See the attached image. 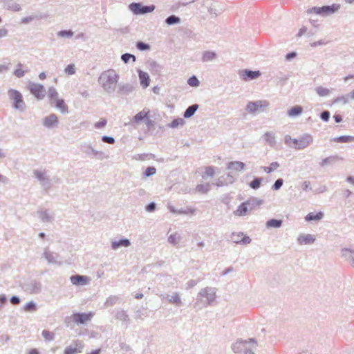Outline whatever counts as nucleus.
Listing matches in <instances>:
<instances>
[{"label":"nucleus","instance_id":"nucleus-1","mask_svg":"<svg viewBox=\"0 0 354 354\" xmlns=\"http://www.w3.org/2000/svg\"><path fill=\"white\" fill-rule=\"evenodd\" d=\"M119 75L114 70H108L101 73L98 82L104 91L108 94H112L115 90Z\"/></svg>","mask_w":354,"mask_h":354},{"label":"nucleus","instance_id":"nucleus-2","mask_svg":"<svg viewBox=\"0 0 354 354\" xmlns=\"http://www.w3.org/2000/svg\"><path fill=\"white\" fill-rule=\"evenodd\" d=\"M257 346V341L254 338L245 340L240 339L232 344V350L236 354H254V350Z\"/></svg>","mask_w":354,"mask_h":354},{"label":"nucleus","instance_id":"nucleus-3","mask_svg":"<svg viewBox=\"0 0 354 354\" xmlns=\"http://www.w3.org/2000/svg\"><path fill=\"white\" fill-rule=\"evenodd\" d=\"M216 297V289L212 287L202 288L197 295L194 306L203 304V307L212 306Z\"/></svg>","mask_w":354,"mask_h":354},{"label":"nucleus","instance_id":"nucleus-4","mask_svg":"<svg viewBox=\"0 0 354 354\" xmlns=\"http://www.w3.org/2000/svg\"><path fill=\"white\" fill-rule=\"evenodd\" d=\"M9 99L12 100V106L15 109L24 112L26 105L24 101L22 94L17 90L10 88L8 91Z\"/></svg>","mask_w":354,"mask_h":354},{"label":"nucleus","instance_id":"nucleus-5","mask_svg":"<svg viewBox=\"0 0 354 354\" xmlns=\"http://www.w3.org/2000/svg\"><path fill=\"white\" fill-rule=\"evenodd\" d=\"M93 316V313H75L71 316H67L65 318V323L67 326H71V323H76L77 324H84L90 321Z\"/></svg>","mask_w":354,"mask_h":354},{"label":"nucleus","instance_id":"nucleus-6","mask_svg":"<svg viewBox=\"0 0 354 354\" xmlns=\"http://www.w3.org/2000/svg\"><path fill=\"white\" fill-rule=\"evenodd\" d=\"M340 8V5L333 3L330 6H324L322 7H312L308 10V13H315L323 17L328 16L337 12Z\"/></svg>","mask_w":354,"mask_h":354},{"label":"nucleus","instance_id":"nucleus-7","mask_svg":"<svg viewBox=\"0 0 354 354\" xmlns=\"http://www.w3.org/2000/svg\"><path fill=\"white\" fill-rule=\"evenodd\" d=\"M80 150L85 153L88 157H94L99 160L107 159L108 155H106L103 151H98L93 148V147L86 143L82 144L79 147Z\"/></svg>","mask_w":354,"mask_h":354},{"label":"nucleus","instance_id":"nucleus-8","mask_svg":"<svg viewBox=\"0 0 354 354\" xmlns=\"http://www.w3.org/2000/svg\"><path fill=\"white\" fill-rule=\"evenodd\" d=\"M23 290L28 294L37 295L41 292V282L37 279H30L22 285Z\"/></svg>","mask_w":354,"mask_h":354},{"label":"nucleus","instance_id":"nucleus-9","mask_svg":"<svg viewBox=\"0 0 354 354\" xmlns=\"http://www.w3.org/2000/svg\"><path fill=\"white\" fill-rule=\"evenodd\" d=\"M129 8L135 15H144L153 12L156 6L154 5L144 6L140 3L133 2L129 5Z\"/></svg>","mask_w":354,"mask_h":354},{"label":"nucleus","instance_id":"nucleus-10","mask_svg":"<svg viewBox=\"0 0 354 354\" xmlns=\"http://www.w3.org/2000/svg\"><path fill=\"white\" fill-rule=\"evenodd\" d=\"M28 89L37 100H42L45 97L46 90L42 84L30 82Z\"/></svg>","mask_w":354,"mask_h":354},{"label":"nucleus","instance_id":"nucleus-11","mask_svg":"<svg viewBox=\"0 0 354 354\" xmlns=\"http://www.w3.org/2000/svg\"><path fill=\"white\" fill-rule=\"evenodd\" d=\"M232 241L236 244L247 245L251 243L252 239L243 232H233L231 236Z\"/></svg>","mask_w":354,"mask_h":354},{"label":"nucleus","instance_id":"nucleus-12","mask_svg":"<svg viewBox=\"0 0 354 354\" xmlns=\"http://www.w3.org/2000/svg\"><path fill=\"white\" fill-rule=\"evenodd\" d=\"M239 74L241 77L242 80L245 81L257 79L261 75L259 71H251L248 69L240 71Z\"/></svg>","mask_w":354,"mask_h":354},{"label":"nucleus","instance_id":"nucleus-13","mask_svg":"<svg viewBox=\"0 0 354 354\" xmlns=\"http://www.w3.org/2000/svg\"><path fill=\"white\" fill-rule=\"evenodd\" d=\"M268 106L267 101L257 100L255 102H250L247 104L246 109L250 113H255L262 107H266Z\"/></svg>","mask_w":354,"mask_h":354},{"label":"nucleus","instance_id":"nucleus-14","mask_svg":"<svg viewBox=\"0 0 354 354\" xmlns=\"http://www.w3.org/2000/svg\"><path fill=\"white\" fill-rule=\"evenodd\" d=\"M297 146L295 147L296 149L301 150L308 147L313 141V137L310 134H305L298 139Z\"/></svg>","mask_w":354,"mask_h":354},{"label":"nucleus","instance_id":"nucleus-15","mask_svg":"<svg viewBox=\"0 0 354 354\" xmlns=\"http://www.w3.org/2000/svg\"><path fill=\"white\" fill-rule=\"evenodd\" d=\"M73 344L75 346L70 345L69 346L66 347L64 350V354H77L82 352L83 344L81 341L75 340L73 342Z\"/></svg>","mask_w":354,"mask_h":354},{"label":"nucleus","instance_id":"nucleus-16","mask_svg":"<svg viewBox=\"0 0 354 354\" xmlns=\"http://www.w3.org/2000/svg\"><path fill=\"white\" fill-rule=\"evenodd\" d=\"M58 123V118L55 113H51L43 119V125L48 129L55 127Z\"/></svg>","mask_w":354,"mask_h":354},{"label":"nucleus","instance_id":"nucleus-17","mask_svg":"<svg viewBox=\"0 0 354 354\" xmlns=\"http://www.w3.org/2000/svg\"><path fill=\"white\" fill-rule=\"evenodd\" d=\"M34 175L35 178H37V180H39L44 186L46 187L47 188L50 187V179L48 176H46L44 171L35 170Z\"/></svg>","mask_w":354,"mask_h":354},{"label":"nucleus","instance_id":"nucleus-18","mask_svg":"<svg viewBox=\"0 0 354 354\" xmlns=\"http://www.w3.org/2000/svg\"><path fill=\"white\" fill-rule=\"evenodd\" d=\"M43 256L49 263H57V260L59 257L58 253L50 251L48 248L44 249Z\"/></svg>","mask_w":354,"mask_h":354},{"label":"nucleus","instance_id":"nucleus-19","mask_svg":"<svg viewBox=\"0 0 354 354\" xmlns=\"http://www.w3.org/2000/svg\"><path fill=\"white\" fill-rule=\"evenodd\" d=\"M115 317L117 319H119L122 322H123L125 324L126 328L129 326L131 322V319L127 313L124 310H119L116 312L115 315Z\"/></svg>","mask_w":354,"mask_h":354},{"label":"nucleus","instance_id":"nucleus-20","mask_svg":"<svg viewBox=\"0 0 354 354\" xmlns=\"http://www.w3.org/2000/svg\"><path fill=\"white\" fill-rule=\"evenodd\" d=\"M168 208L169 211L172 213H175L177 214H194L196 212V209L192 207H187L185 209L181 208L179 209H176L174 207L171 205H169Z\"/></svg>","mask_w":354,"mask_h":354},{"label":"nucleus","instance_id":"nucleus-21","mask_svg":"<svg viewBox=\"0 0 354 354\" xmlns=\"http://www.w3.org/2000/svg\"><path fill=\"white\" fill-rule=\"evenodd\" d=\"M71 281L73 285H85L88 282V277L84 275L75 274L71 277Z\"/></svg>","mask_w":354,"mask_h":354},{"label":"nucleus","instance_id":"nucleus-22","mask_svg":"<svg viewBox=\"0 0 354 354\" xmlns=\"http://www.w3.org/2000/svg\"><path fill=\"white\" fill-rule=\"evenodd\" d=\"M138 77L140 80V85L144 88H147L149 86L150 78L147 73L144 72L141 70L138 71Z\"/></svg>","mask_w":354,"mask_h":354},{"label":"nucleus","instance_id":"nucleus-23","mask_svg":"<svg viewBox=\"0 0 354 354\" xmlns=\"http://www.w3.org/2000/svg\"><path fill=\"white\" fill-rule=\"evenodd\" d=\"M315 239L312 234H300L297 237V241L299 244L303 245H307V244H312L315 242Z\"/></svg>","mask_w":354,"mask_h":354},{"label":"nucleus","instance_id":"nucleus-24","mask_svg":"<svg viewBox=\"0 0 354 354\" xmlns=\"http://www.w3.org/2000/svg\"><path fill=\"white\" fill-rule=\"evenodd\" d=\"M354 251L348 248H343L342 250V256L352 266H354Z\"/></svg>","mask_w":354,"mask_h":354},{"label":"nucleus","instance_id":"nucleus-25","mask_svg":"<svg viewBox=\"0 0 354 354\" xmlns=\"http://www.w3.org/2000/svg\"><path fill=\"white\" fill-rule=\"evenodd\" d=\"M130 245L131 241L128 239H121L119 241L111 242V248L115 250L120 247H129Z\"/></svg>","mask_w":354,"mask_h":354},{"label":"nucleus","instance_id":"nucleus-26","mask_svg":"<svg viewBox=\"0 0 354 354\" xmlns=\"http://www.w3.org/2000/svg\"><path fill=\"white\" fill-rule=\"evenodd\" d=\"M246 203H249L247 205L248 209L249 212H251L256 208L259 207L262 204V201L259 200L257 198H250L248 201H245Z\"/></svg>","mask_w":354,"mask_h":354},{"label":"nucleus","instance_id":"nucleus-27","mask_svg":"<svg viewBox=\"0 0 354 354\" xmlns=\"http://www.w3.org/2000/svg\"><path fill=\"white\" fill-rule=\"evenodd\" d=\"M245 165L241 161H232L229 162L227 165V169H234L236 171H241L245 169Z\"/></svg>","mask_w":354,"mask_h":354},{"label":"nucleus","instance_id":"nucleus-28","mask_svg":"<svg viewBox=\"0 0 354 354\" xmlns=\"http://www.w3.org/2000/svg\"><path fill=\"white\" fill-rule=\"evenodd\" d=\"M263 138L265 142H267L270 147H273L276 145L277 142L273 132H266L263 134Z\"/></svg>","mask_w":354,"mask_h":354},{"label":"nucleus","instance_id":"nucleus-29","mask_svg":"<svg viewBox=\"0 0 354 354\" xmlns=\"http://www.w3.org/2000/svg\"><path fill=\"white\" fill-rule=\"evenodd\" d=\"M249 203H246V202L241 203L237 207V209L234 211V214L239 216H243L247 214L249 212L247 205Z\"/></svg>","mask_w":354,"mask_h":354},{"label":"nucleus","instance_id":"nucleus-30","mask_svg":"<svg viewBox=\"0 0 354 354\" xmlns=\"http://www.w3.org/2000/svg\"><path fill=\"white\" fill-rule=\"evenodd\" d=\"M166 298L170 304H175L177 306L182 305V301L178 292H174L171 296L167 295Z\"/></svg>","mask_w":354,"mask_h":354},{"label":"nucleus","instance_id":"nucleus-31","mask_svg":"<svg viewBox=\"0 0 354 354\" xmlns=\"http://www.w3.org/2000/svg\"><path fill=\"white\" fill-rule=\"evenodd\" d=\"M324 217V213L322 212H310L308 214L305 219L307 221H319Z\"/></svg>","mask_w":354,"mask_h":354},{"label":"nucleus","instance_id":"nucleus-32","mask_svg":"<svg viewBox=\"0 0 354 354\" xmlns=\"http://www.w3.org/2000/svg\"><path fill=\"white\" fill-rule=\"evenodd\" d=\"M198 104H194L188 106L183 113L184 118H191L192 116H193L194 115V113L198 110Z\"/></svg>","mask_w":354,"mask_h":354},{"label":"nucleus","instance_id":"nucleus-33","mask_svg":"<svg viewBox=\"0 0 354 354\" xmlns=\"http://www.w3.org/2000/svg\"><path fill=\"white\" fill-rule=\"evenodd\" d=\"M283 221L281 219L272 218L266 221V226L267 228H279L281 227Z\"/></svg>","mask_w":354,"mask_h":354},{"label":"nucleus","instance_id":"nucleus-34","mask_svg":"<svg viewBox=\"0 0 354 354\" xmlns=\"http://www.w3.org/2000/svg\"><path fill=\"white\" fill-rule=\"evenodd\" d=\"M133 91V86L130 84L119 85L118 93L120 95H128Z\"/></svg>","mask_w":354,"mask_h":354},{"label":"nucleus","instance_id":"nucleus-35","mask_svg":"<svg viewBox=\"0 0 354 354\" xmlns=\"http://www.w3.org/2000/svg\"><path fill=\"white\" fill-rule=\"evenodd\" d=\"M149 113V111H145V109L138 113L133 118H132V123L137 124L139 122L144 120L145 118H147V115Z\"/></svg>","mask_w":354,"mask_h":354},{"label":"nucleus","instance_id":"nucleus-36","mask_svg":"<svg viewBox=\"0 0 354 354\" xmlns=\"http://www.w3.org/2000/svg\"><path fill=\"white\" fill-rule=\"evenodd\" d=\"M24 64L21 63H18L17 65V68L14 71L13 75H15L18 78L23 77L26 73H28V70H23Z\"/></svg>","mask_w":354,"mask_h":354},{"label":"nucleus","instance_id":"nucleus-37","mask_svg":"<svg viewBox=\"0 0 354 354\" xmlns=\"http://www.w3.org/2000/svg\"><path fill=\"white\" fill-rule=\"evenodd\" d=\"M55 106L59 109L62 113H65L68 112V109L67 105L65 104L64 100L63 99H56L55 100Z\"/></svg>","mask_w":354,"mask_h":354},{"label":"nucleus","instance_id":"nucleus-38","mask_svg":"<svg viewBox=\"0 0 354 354\" xmlns=\"http://www.w3.org/2000/svg\"><path fill=\"white\" fill-rule=\"evenodd\" d=\"M39 216L40 219L43 222H51L52 221V216H50L48 214V212L47 209L46 210H39L37 212Z\"/></svg>","mask_w":354,"mask_h":354},{"label":"nucleus","instance_id":"nucleus-39","mask_svg":"<svg viewBox=\"0 0 354 354\" xmlns=\"http://www.w3.org/2000/svg\"><path fill=\"white\" fill-rule=\"evenodd\" d=\"M303 111V108L301 106H295L288 111V115L291 117L297 116Z\"/></svg>","mask_w":354,"mask_h":354},{"label":"nucleus","instance_id":"nucleus-40","mask_svg":"<svg viewBox=\"0 0 354 354\" xmlns=\"http://www.w3.org/2000/svg\"><path fill=\"white\" fill-rule=\"evenodd\" d=\"M216 57V54L212 51H205L202 56V61L203 62L213 60Z\"/></svg>","mask_w":354,"mask_h":354},{"label":"nucleus","instance_id":"nucleus-41","mask_svg":"<svg viewBox=\"0 0 354 354\" xmlns=\"http://www.w3.org/2000/svg\"><path fill=\"white\" fill-rule=\"evenodd\" d=\"M263 180V178L261 177H256L249 183V186L253 189H258L261 187Z\"/></svg>","mask_w":354,"mask_h":354},{"label":"nucleus","instance_id":"nucleus-42","mask_svg":"<svg viewBox=\"0 0 354 354\" xmlns=\"http://www.w3.org/2000/svg\"><path fill=\"white\" fill-rule=\"evenodd\" d=\"M280 165L278 162H272L270 165L268 167L263 166L261 167V169H263L266 173L270 174L274 170L279 167Z\"/></svg>","mask_w":354,"mask_h":354},{"label":"nucleus","instance_id":"nucleus-43","mask_svg":"<svg viewBox=\"0 0 354 354\" xmlns=\"http://www.w3.org/2000/svg\"><path fill=\"white\" fill-rule=\"evenodd\" d=\"M210 189V185L209 183L207 184H199L196 187V191L201 194H207Z\"/></svg>","mask_w":354,"mask_h":354},{"label":"nucleus","instance_id":"nucleus-44","mask_svg":"<svg viewBox=\"0 0 354 354\" xmlns=\"http://www.w3.org/2000/svg\"><path fill=\"white\" fill-rule=\"evenodd\" d=\"M180 17L176 16V15H174L169 16L165 19V23L169 26L178 24V23H180Z\"/></svg>","mask_w":354,"mask_h":354},{"label":"nucleus","instance_id":"nucleus-45","mask_svg":"<svg viewBox=\"0 0 354 354\" xmlns=\"http://www.w3.org/2000/svg\"><path fill=\"white\" fill-rule=\"evenodd\" d=\"M354 140V137L349 136H342L337 138H335L333 140L336 142H351Z\"/></svg>","mask_w":354,"mask_h":354},{"label":"nucleus","instance_id":"nucleus-46","mask_svg":"<svg viewBox=\"0 0 354 354\" xmlns=\"http://www.w3.org/2000/svg\"><path fill=\"white\" fill-rule=\"evenodd\" d=\"M42 336L46 341L50 342L55 339V333L47 330H44L41 333Z\"/></svg>","mask_w":354,"mask_h":354},{"label":"nucleus","instance_id":"nucleus-47","mask_svg":"<svg viewBox=\"0 0 354 354\" xmlns=\"http://www.w3.org/2000/svg\"><path fill=\"white\" fill-rule=\"evenodd\" d=\"M6 9L12 12H19L21 10V7L17 3H8L6 5Z\"/></svg>","mask_w":354,"mask_h":354},{"label":"nucleus","instance_id":"nucleus-48","mask_svg":"<svg viewBox=\"0 0 354 354\" xmlns=\"http://www.w3.org/2000/svg\"><path fill=\"white\" fill-rule=\"evenodd\" d=\"M24 309L27 312L36 311L37 309V304L34 301H30L24 306Z\"/></svg>","mask_w":354,"mask_h":354},{"label":"nucleus","instance_id":"nucleus-49","mask_svg":"<svg viewBox=\"0 0 354 354\" xmlns=\"http://www.w3.org/2000/svg\"><path fill=\"white\" fill-rule=\"evenodd\" d=\"M130 59H132L133 62H136V57L134 55H132V54H130V53H124V54H122V56H121V59L122 61L127 64L129 62Z\"/></svg>","mask_w":354,"mask_h":354},{"label":"nucleus","instance_id":"nucleus-50","mask_svg":"<svg viewBox=\"0 0 354 354\" xmlns=\"http://www.w3.org/2000/svg\"><path fill=\"white\" fill-rule=\"evenodd\" d=\"M74 32L71 30H62L57 32V36L60 37H73Z\"/></svg>","mask_w":354,"mask_h":354},{"label":"nucleus","instance_id":"nucleus-51","mask_svg":"<svg viewBox=\"0 0 354 354\" xmlns=\"http://www.w3.org/2000/svg\"><path fill=\"white\" fill-rule=\"evenodd\" d=\"M214 174V167L213 166H207L205 167V173L202 177L203 178H205L206 176L213 177Z\"/></svg>","mask_w":354,"mask_h":354},{"label":"nucleus","instance_id":"nucleus-52","mask_svg":"<svg viewBox=\"0 0 354 354\" xmlns=\"http://www.w3.org/2000/svg\"><path fill=\"white\" fill-rule=\"evenodd\" d=\"M180 238L176 233L171 234L168 237V241L169 243L176 245L180 241Z\"/></svg>","mask_w":354,"mask_h":354},{"label":"nucleus","instance_id":"nucleus-53","mask_svg":"<svg viewBox=\"0 0 354 354\" xmlns=\"http://www.w3.org/2000/svg\"><path fill=\"white\" fill-rule=\"evenodd\" d=\"M185 124V121L183 118L174 119L169 124V127L171 128H176L178 126H183Z\"/></svg>","mask_w":354,"mask_h":354},{"label":"nucleus","instance_id":"nucleus-54","mask_svg":"<svg viewBox=\"0 0 354 354\" xmlns=\"http://www.w3.org/2000/svg\"><path fill=\"white\" fill-rule=\"evenodd\" d=\"M315 91L319 96H322V97L326 96L330 93L329 89H328L327 88H324L323 86L317 87L315 88Z\"/></svg>","mask_w":354,"mask_h":354},{"label":"nucleus","instance_id":"nucleus-55","mask_svg":"<svg viewBox=\"0 0 354 354\" xmlns=\"http://www.w3.org/2000/svg\"><path fill=\"white\" fill-rule=\"evenodd\" d=\"M118 299L119 298L117 296H110L106 299L104 304L106 306H112L117 303Z\"/></svg>","mask_w":354,"mask_h":354},{"label":"nucleus","instance_id":"nucleus-56","mask_svg":"<svg viewBox=\"0 0 354 354\" xmlns=\"http://www.w3.org/2000/svg\"><path fill=\"white\" fill-rule=\"evenodd\" d=\"M136 48L141 51L148 50L150 49V46L143 41H138L136 43Z\"/></svg>","mask_w":354,"mask_h":354},{"label":"nucleus","instance_id":"nucleus-57","mask_svg":"<svg viewBox=\"0 0 354 354\" xmlns=\"http://www.w3.org/2000/svg\"><path fill=\"white\" fill-rule=\"evenodd\" d=\"M187 84L191 86L196 87L199 86L200 82L196 76L193 75L188 79Z\"/></svg>","mask_w":354,"mask_h":354},{"label":"nucleus","instance_id":"nucleus-58","mask_svg":"<svg viewBox=\"0 0 354 354\" xmlns=\"http://www.w3.org/2000/svg\"><path fill=\"white\" fill-rule=\"evenodd\" d=\"M41 18H43L42 16L38 17L37 16H35V15H30V16H27L26 17L22 18L21 22L22 24H26L31 22L34 19H41Z\"/></svg>","mask_w":354,"mask_h":354},{"label":"nucleus","instance_id":"nucleus-59","mask_svg":"<svg viewBox=\"0 0 354 354\" xmlns=\"http://www.w3.org/2000/svg\"><path fill=\"white\" fill-rule=\"evenodd\" d=\"M48 97L50 100L57 99V95H58V93H57L56 88L53 86H51L48 88Z\"/></svg>","mask_w":354,"mask_h":354},{"label":"nucleus","instance_id":"nucleus-60","mask_svg":"<svg viewBox=\"0 0 354 354\" xmlns=\"http://www.w3.org/2000/svg\"><path fill=\"white\" fill-rule=\"evenodd\" d=\"M156 172V169L154 167H148L145 171L143 173L144 177H149L153 174H155Z\"/></svg>","mask_w":354,"mask_h":354},{"label":"nucleus","instance_id":"nucleus-61","mask_svg":"<svg viewBox=\"0 0 354 354\" xmlns=\"http://www.w3.org/2000/svg\"><path fill=\"white\" fill-rule=\"evenodd\" d=\"M215 185L217 187L227 186V184L226 178L224 176L219 177L218 178L216 179Z\"/></svg>","mask_w":354,"mask_h":354},{"label":"nucleus","instance_id":"nucleus-62","mask_svg":"<svg viewBox=\"0 0 354 354\" xmlns=\"http://www.w3.org/2000/svg\"><path fill=\"white\" fill-rule=\"evenodd\" d=\"M208 13L212 16V17H216L218 15H220L223 10L218 11L215 8L212 6H209L207 8Z\"/></svg>","mask_w":354,"mask_h":354},{"label":"nucleus","instance_id":"nucleus-63","mask_svg":"<svg viewBox=\"0 0 354 354\" xmlns=\"http://www.w3.org/2000/svg\"><path fill=\"white\" fill-rule=\"evenodd\" d=\"M64 72L69 75H74L75 73V67L74 64H68L64 69Z\"/></svg>","mask_w":354,"mask_h":354},{"label":"nucleus","instance_id":"nucleus-64","mask_svg":"<svg viewBox=\"0 0 354 354\" xmlns=\"http://www.w3.org/2000/svg\"><path fill=\"white\" fill-rule=\"evenodd\" d=\"M283 184V180L282 178H278L272 186L273 190H279Z\"/></svg>","mask_w":354,"mask_h":354}]
</instances>
